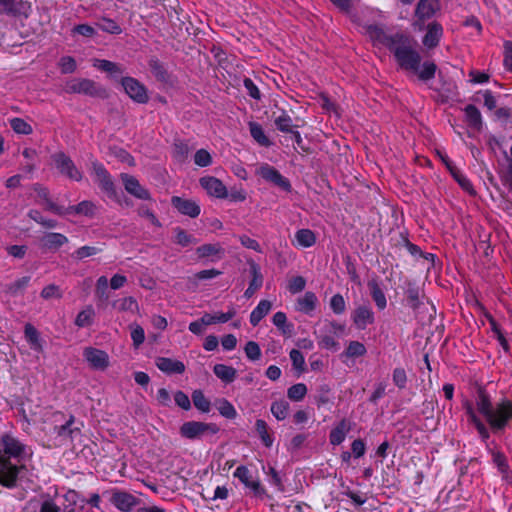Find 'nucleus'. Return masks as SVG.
Here are the masks:
<instances>
[{"instance_id":"1","label":"nucleus","mask_w":512,"mask_h":512,"mask_svg":"<svg viewBox=\"0 0 512 512\" xmlns=\"http://www.w3.org/2000/svg\"><path fill=\"white\" fill-rule=\"evenodd\" d=\"M468 422L474 426L481 441L489 440L491 434H503L512 421V399L504 397L497 402L484 387H478L475 396V407L472 403H464Z\"/></svg>"},{"instance_id":"2","label":"nucleus","mask_w":512,"mask_h":512,"mask_svg":"<svg viewBox=\"0 0 512 512\" xmlns=\"http://www.w3.org/2000/svg\"><path fill=\"white\" fill-rule=\"evenodd\" d=\"M389 50L393 53L400 69L416 75L423 82L435 77L436 64L433 61H425L421 64L422 57L409 37L402 34L394 35Z\"/></svg>"},{"instance_id":"3","label":"nucleus","mask_w":512,"mask_h":512,"mask_svg":"<svg viewBox=\"0 0 512 512\" xmlns=\"http://www.w3.org/2000/svg\"><path fill=\"white\" fill-rule=\"evenodd\" d=\"M27 457L26 447L10 434L0 436V483L6 487L16 484L18 473Z\"/></svg>"},{"instance_id":"4","label":"nucleus","mask_w":512,"mask_h":512,"mask_svg":"<svg viewBox=\"0 0 512 512\" xmlns=\"http://www.w3.org/2000/svg\"><path fill=\"white\" fill-rule=\"evenodd\" d=\"M219 430V426L215 423L187 421L181 425L180 434L186 439L195 440L206 435H215Z\"/></svg>"},{"instance_id":"5","label":"nucleus","mask_w":512,"mask_h":512,"mask_svg":"<svg viewBox=\"0 0 512 512\" xmlns=\"http://www.w3.org/2000/svg\"><path fill=\"white\" fill-rule=\"evenodd\" d=\"M65 91L68 93H79L98 97H102L105 94V90L96 82L81 78H74L67 81Z\"/></svg>"},{"instance_id":"6","label":"nucleus","mask_w":512,"mask_h":512,"mask_svg":"<svg viewBox=\"0 0 512 512\" xmlns=\"http://www.w3.org/2000/svg\"><path fill=\"white\" fill-rule=\"evenodd\" d=\"M53 162L58 171L70 180L80 182L83 179V173L80 171L73 160L63 152L52 155Z\"/></svg>"},{"instance_id":"7","label":"nucleus","mask_w":512,"mask_h":512,"mask_svg":"<svg viewBox=\"0 0 512 512\" xmlns=\"http://www.w3.org/2000/svg\"><path fill=\"white\" fill-rule=\"evenodd\" d=\"M233 476L248 488L254 496L263 498L266 495L265 488L261 485L259 480L253 479L250 470L246 466H238L234 471Z\"/></svg>"},{"instance_id":"8","label":"nucleus","mask_w":512,"mask_h":512,"mask_svg":"<svg viewBox=\"0 0 512 512\" xmlns=\"http://www.w3.org/2000/svg\"><path fill=\"white\" fill-rule=\"evenodd\" d=\"M256 174L263 178L265 181L270 182L286 192L291 191V184L276 168L269 164H262L257 170Z\"/></svg>"},{"instance_id":"9","label":"nucleus","mask_w":512,"mask_h":512,"mask_svg":"<svg viewBox=\"0 0 512 512\" xmlns=\"http://www.w3.org/2000/svg\"><path fill=\"white\" fill-rule=\"evenodd\" d=\"M92 172L95 175V181L98 183L101 190L109 197L115 196L116 191L114 182L104 165L98 161L92 162Z\"/></svg>"},{"instance_id":"10","label":"nucleus","mask_w":512,"mask_h":512,"mask_svg":"<svg viewBox=\"0 0 512 512\" xmlns=\"http://www.w3.org/2000/svg\"><path fill=\"white\" fill-rule=\"evenodd\" d=\"M440 9L439 0H419L415 9L416 25L422 29L424 23L431 19Z\"/></svg>"},{"instance_id":"11","label":"nucleus","mask_w":512,"mask_h":512,"mask_svg":"<svg viewBox=\"0 0 512 512\" xmlns=\"http://www.w3.org/2000/svg\"><path fill=\"white\" fill-rule=\"evenodd\" d=\"M122 86L128 96L137 103L144 104L149 100L147 90L138 80L132 77H124Z\"/></svg>"},{"instance_id":"12","label":"nucleus","mask_w":512,"mask_h":512,"mask_svg":"<svg viewBox=\"0 0 512 512\" xmlns=\"http://www.w3.org/2000/svg\"><path fill=\"white\" fill-rule=\"evenodd\" d=\"M83 357L94 370L103 371L109 366V355L101 349L86 347L83 351Z\"/></svg>"},{"instance_id":"13","label":"nucleus","mask_w":512,"mask_h":512,"mask_svg":"<svg viewBox=\"0 0 512 512\" xmlns=\"http://www.w3.org/2000/svg\"><path fill=\"white\" fill-rule=\"evenodd\" d=\"M200 186L207 192L208 195L224 199L228 197V191L223 182L213 176H204L199 180Z\"/></svg>"},{"instance_id":"14","label":"nucleus","mask_w":512,"mask_h":512,"mask_svg":"<svg viewBox=\"0 0 512 512\" xmlns=\"http://www.w3.org/2000/svg\"><path fill=\"white\" fill-rule=\"evenodd\" d=\"M362 32L367 35L374 44H381L391 48V43L394 36H388L381 25L378 24H364L361 26Z\"/></svg>"},{"instance_id":"15","label":"nucleus","mask_w":512,"mask_h":512,"mask_svg":"<svg viewBox=\"0 0 512 512\" xmlns=\"http://www.w3.org/2000/svg\"><path fill=\"white\" fill-rule=\"evenodd\" d=\"M172 206L182 215L196 218L200 215V205L192 199L173 196L171 198Z\"/></svg>"},{"instance_id":"16","label":"nucleus","mask_w":512,"mask_h":512,"mask_svg":"<svg viewBox=\"0 0 512 512\" xmlns=\"http://www.w3.org/2000/svg\"><path fill=\"white\" fill-rule=\"evenodd\" d=\"M110 502L122 512H130L139 502L131 493L114 490L112 492Z\"/></svg>"},{"instance_id":"17","label":"nucleus","mask_w":512,"mask_h":512,"mask_svg":"<svg viewBox=\"0 0 512 512\" xmlns=\"http://www.w3.org/2000/svg\"><path fill=\"white\" fill-rule=\"evenodd\" d=\"M352 321L357 329L365 330L368 325L375 321V314L368 305L358 306L352 313Z\"/></svg>"},{"instance_id":"18","label":"nucleus","mask_w":512,"mask_h":512,"mask_svg":"<svg viewBox=\"0 0 512 512\" xmlns=\"http://www.w3.org/2000/svg\"><path fill=\"white\" fill-rule=\"evenodd\" d=\"M121 180L124 184L125 190L129 194L141 200L151 199L149 191L144 188L134 176L123 173L121 174Z\"/></svg>"},{"instance_id":"19","label":"nucleus","mask_w":512,"mask_h":512,"mask_svg":"<svg viewBox=\"0 0 512 512\" xmlns=\"http://www.w3.org/2000/svg\"><path fill=\"white\" fill-rule=\"evenodd\" d=\"M442 36V25L439 22L433 21L427 25L422 43L428 49L435 48L440 43Z\"/></svg>"},{"instance_id":"20","label":"nucleus","mask_w":512,"mask_h":512,"mask_svg":"<svg viewBox=\"0 0 512 512\" xmlns=\"http://www.w3.org/2000/svg\"><path fill=\"white\" fill-rule=\"evenodd\" d=\"M352 428V424L347 419L340 420L330 431L329 441L333 446H338L344 442L346 435Z\"/></svg>"},{"instance_id":"21","label":"nucleus","mask_w":512,"mask_h":512,"mask_svg":"<svg viewBox=\"0 0 512 512\" xmlns=\"http://www.w3.org/2000/svg\"><path fill=\"white\" fill-rule=\"evenodd\" d=\"M73 423L74 417L71 415L65 424L54 427V433L60 438L61 442H72L78 435H80V428L72 427Z\"/></svg>"},{"instance_id":"22","label":"nucleus","mask_w":512,"mask_h":512,"mask_svg":"<svg viewBox=\"0 0 512 512\" xmlns=\"http://www.w3.org/2000/svg\"><path fill=\"white\" fill-rule=\"evenodd\" d=\"M155 364L160 371L169 375L182 374L185 371V365L182 361L168 357H158Z\"/></svg>"},{"instance_id":"23","label":"nucleus","mask_w":512,"mask_h":512,"mask_svg":"<svg viewBox=\"0 0 512 512\" xmlns=\"http://www.w3.org/2000/svg\"><path fill=\"white\" fill-rule=\"evenodd\" d=\"M464 113L467 125L480 132L483 128V119L479 109L475 105L469 104L464 108Z\"/></svg>"},{"instance_id":"24","label":"nucleus","mask_w":512,"mask_h":512,"mask_svg":"<svg viewBox=\"0 0 512 512\" xmlns=\"http://www.w3.org/2000/svg\"><path fill=\"white\" fill-rule=\"evenodd\" d=\"M317 241L316 234L308 228H302L295 232V241L293 245L300 248H310Z\"/></svg>"},{"instance_id":"25","label":"nucleus","mask_w":512,"mask_h":512,"mask_svg":"<svg viewBox=\"0 0 512 512\" xmlns=\"http://www.w3.org/2000/svg\"><path fill=\"white\" fill-rule=\"evenodd\" d=\"M318 303L317 296L311 291L305 292L302 297H299L296 302V310L304 314H311Z\"/></svg>"},{"instance_id":"26","label":"nucleus","mask_w":512,"mask_h":512,"mask_svg":"<svg viewBox=\"0 0 512 512\" xmlns=\"http://www.w3.org/2000/svg\"><path fill=\"white\" fill-rule=\"evenodd\" d=\"M24 335L30 348L38 353L43 351V343L38 330L30 323L24 327Z\"/></svg>"},{"instance_id":"27","label":"nucleus","mask_w":512,"mask_h":512,"mask_svg":"<svg viewBox=\"0 0 512 512\" xmlns=\"http://www.w3.org/2000/svg\"><path fill=\"white\" fill-rule=\"evenodd\" d=\"M405 296L409 307L416 310L422 304L421 302V289L414 282H408L405 289Z\"/></svg>"},{"instance_id":"28","label":"nucleus","mask_w":512,"mask_h":512,"mask_svg":"<svg viewBox=\"0 0 512 512\" xmlns=\"http://www.w3.org/2000/svg\"><path fill=\"white\" fill-rule=\"evenodd\" d=\"M272 308V303L269 300H261L258 305L252 310L250 314V323L252 326H257L261 320L269 314Z\"/></svg>"},{"instance_id":"29","label":"nucleus","mask_w":512,"mask_h":512,"mask_svg":"<svg viewBox=\"0 0 512 512\" xmlns=\"http://www.w3.org/2000/svg\"><path fill=\"white\" fill-rule=\"evenodd\" d=\"M213 372L217 378L222 382L229 384L236 379L237 371L232 366L225 364H216L213 367Z\"/></svg>"},{"instance_id":"30","label":"nucleus","mask_w":512,"mask_h":512,"mask_svg":"<svg viewBox=\"0 0 512 512\" xmlns=\"http://www.w3.org/2000/svg\"><path fill=\"white\" fill-rule=\"evenodd\" d=\"M251 274L252 279L249 283L248 288L244 292V297L247 299L251 298L255 294V292L261 288L263 284V276L257 265H252Z\"/></svg>"},{"instance_id":"31","label":"nucleus","mask_w":512,"mask_h":512,"mask_svg":"<svg viewBox=\"0 0 512 512\" xmlns=\"http://www.w3.org/2000/svg\"><path fill=\"white\" fill-rule=\"evenodd\" d=\"M42 245L47 249H57L68 242V238L56 232H50L43 236Z\"/></svg>"},{"instance_id":"32","label":"nucleus","mask_w":512,"mask_h":512,"mask_svg":"<svg viewBox=\"0 0 512 512\" xmlns=\"http://www.w3.org/2000/svg\"><path fill=\"white\" fill-rule=\"evenodd\" d=\"M255 430L260 437L263 445L267 448H270L273 445L274 437L273 434L270 433L269 427L265 420L257 419L255 423Z\"/></svg>"},{"instance_id":"33","label":"nucleus","mask_w":512,"mask_h":512,"mask_svg":"<svg viewBox=\"0 0 512 512\" xmlns=\"http://www.w3.org/2000/svg\"><path fill=\"white\" fill-rule=\"evenodd\" d=\"M149 68L158 81L163 83H168L170 81V74L168 73L164 64L161 63L158 59H150Z\"/></svg>"},{"instance_id":"34","label":"nucleus","mask_w":512,"mask_h":512,"mask_svg":"<svg viewBox=\"0 0 512 512\" xmlns=\"http://www.w3.org/2000/svg\"><path fill=\"white\" fill-rule=\"evenodd\" d=\"M453 179L458 183V185L467 192L469 195H475L476 191L473 187V184L468 179V177L457 167L451 170L450 172Z\"/></svg>"},{"instance_id":"35","label":"nucleus","mask_w":512,"mask_h":512,"mask_svg":"<svg viewBox=\"0 0 512 512\" xmlns=\"http://www.w3.org/2000/svg\"><path fill=\"white\" fill-rule=\"evenodd\" d=\"M68 210L72 211V214L93 217L96 213L97 207L92 201L84 200L77 205L69 206Z\"/></svg>"},{"instance_id":"36","label":"nucleus","mask_w":512,"mask_h":512,"mask_svg":"<svg viewBox=\"0 0 512 512\" xmlns=\"http://www.w3.org/2000/svg\"><path fill=\"white\" fill-rule=\"evenodd\" d=\"M368 286L370 289L371 297L375 302L376 307L379 310H384L387 306V299L385 293L383 292L379 284L375 281L370 282Z\"/></svg>"},{"instance_id":"37","label":"nucleus","mask_w":512,"mask_h":512,"mask_svg":"<svg viewBox=\"0 0 512 512\" xmlns=\"http://www.w3.org/2000/svg\"><path fill=\"white\" fill-rule=\"evenodd\" d=\"M249 131L252 138L261 146L268 147L271 145L269 138L266 136L262 126L257 122H249Z\"/></svg>"},{"instance_id":"38","label":"nucleus","mask_w":512,"mask_h":512,"mask_svg":"<svg viewBox=\"0 0 512 512\" xmlns=\"http://www.w3.org/2000/svg\"><path fill=\"white\" fill-rule=\"evenodd\" d=\"M94 317V308L91 305H88L77 314L75 325L79 328L88 327L93 324Z\"/></svg>"},{"instance_id":"39","label":"nucleus","mask_w":512,"mask_h":512,"mask_svg":"<svg viewBox=\"0 0 512 512\" xmlns=\"http://www.w3.org/2000/svg\"><path fill=\"white\" fill-rule=\"evenodd\" d=\"M31 280L30 276H23L14 282L7 284L5 286V292L9 294L10 296H17L18 294L22 293L26 287L29 285Z\"/></svg>"},{"instance_id":"40","label":"nucleus","mask_w":512,"mask_h":512,"mask_svg":"<svg viewBox=\"0 0 512 512\" xmlns=\"http://www.w3.org/2000/svg\"><path fill=\"white\" fill-rule=\"evenodd\" d=\"M94 67L97 69L107 72L111 75H120L122 74L123 70L120 65L117 63L111 62L109 60L104 59H96L94 61Z\"/></svg>"},{"instance_id":"41","label":"nucleus","mask_w":512,"mask_h":512,"mask_svg":"<svg viewBox=\"0 0 512 512\" xmlns=\"http://www.w3.org/2000/svg\"><path fill=\"white\" fill-rule=\"evenodd\" d=\"M367 353L365 345L359 341H350L343 352V355L348 358L362 357Z\"/></svg>"},{"instance_id":"42","label":"nucleus","mask_w":512,"mask_h":512,"mask_svg":"<svg viewBox=\"0 0 512 512\" xmlns=\"http://www.w3.org/2000/svg\"><path fill=\"white\" fill-rule=\"evenodd\" d=\"M192 401L196 409L202 413H208L211 409L210 401L205 397L202 390H194L192 393Z\"/></svg>"},{"instance_id":"43","label":"nucleus","mask_w":512,"mask_h":512,"mask_svg":"<svg viewBox=\"0 0 512 512\" xmlns=\"http://www.w3.org/2000/svg\"><path fill=\"white\" fill-rule=\"evenodd\" d=\"M219 414L227 419H235L237 411L235 407L225 398H221L216 402Z\"/></svg>"},{"instance_id":"44","label":"nucleus","mask_w":512,"mask_h":512,"mask_svg":"<svg viewBox=\"0 0 512 512\" xmlns=\"http://www.w3.org/2000/svg\"><path fill=\"white\" fill-rule=\"evenodd\" d=\"M189 146L185 141L177 140L173 144L172 155L178 162H184L189 154Z\"/></svg>"},{"instance_id":"45","label":"nucleus","mask_w":512,"mask_h":512,"mask_svg":"<svg viewBox=\"0 0 512 512\" xmlns=\"http://www.w3.org/2000/svg\"><path fill=\"white\" fill-rule=\"evenodd\" d=\"M289 403L285 400L275 401L271 404V413L279 421L284 420L289 411Z\"/></svg>"},{"instance_id":"46","label":"nucleus","mask_w":512,"mask_h":512,"mask_svg":"<svg viewBox=\"0 0 512 512\" xmlns=\"http://www.w3.org/2000/svg\"><path fill=\"white\" fill-rule=\"evenodd\" d=\"M10 126L17 134L29 135L33 132L32 126L22 118H12L10 120Z\"/></svg>"},{"instance_id":"47","label":"nucleus","mask_w":512,"mask_h":512,"mask_svg":"<svg viewBox=\"0 0 512 512\" xmlns=\"http://www.w3.org/2000/svg\"><path fill=\"white\" fill-rule=\"evenodd\" d=\"M307 394V386L304 383H297L292 385L287 390V396L290 400L298 402L301 401Z\"/></svg>"},{"instance_id":"48","label":"nucleus","mask_w":512,"mask_h":512,"mask_svg":"<svg viewBox=\"0 0 512 512\" xmlns=\"http://www.w3.org/2000/svg\"><path fill=\"white\" fill-rule=\"evenodd\" d=\"M97 27L109 34H120L122 33L121 27L117 24L116 21L110 18H102L97 24Z\"/></svg>"},{"instance_id":"49","label":"nucleus","mask_w":512,"mask_h":512,"mask_svg":"<svg viewBox=\"0 0 512 512\" xmlns=\"http://www.w3.org/2000/svg\"><path fill=\"white\" fill-rule=\"evenodd\" d=\"M193 160L195 165L199 167H208L213 162V158L210 152L203 148L195 152Z\"/></svg>"},{"instance_id":"50","label":"nucleus","mask_w":512,"mask_h":512,"mask_svg":"<svg viewBox=\"0 0 512 512\" xmlns=\"http://www.w3.org/2000/svg\"><path fill=\"white\" fill-rule=\"evenodd\" d=\"M492 460H493V463L495 464V466L497 467L498 471L501 474L505 475L508 473L509 464H508L506 456L502 452H500V451L493 452Z\"/></svg>"},{"instance_id":"51","label":"nucleus","mask_w":512,"mask_h":512,"mask_svg":"<svg viewBox=\"0 0 512 512\" xmlns=\"http://www.w3.org/2000/svg\"><path fill=\"white\" fill-rule=\"evenodd\" d=\"M40 296L45 300L60 299L63 296V292L58 285L49 284L42 289Z\"/></svg>"},{"instance_id":"52","label":"nucleus","mask_w":512,"mask_h":512,"mask_svg":"<svg viewBox=\"0 0 512 512\" xmlns=\"http://www.w3.org/2000/svg\"><path fill=\"white\" fill-rule=\"evenodd\" d=\"M223 252V249L218 244H204L197 248L199 257H210L218 255Z\"/></svg>"},{"instance_id":"53","label":"nucleus","mask_w":512,"mask_h":512,"mask_svg":"<svg viewBox=\"0 0 512 512\" xmlns=\"http://www.w3.org/2000/svg\"><path fill=\"white\" fill-rule=\"evenodd\" d=\"M28 216L34 220L35 222L41 224L46 228H55L57 226V221L53 219H46L42 216L41 212L35 209L29 211Z\"/></svg>"},{"instance_id":"54","label":"nucleus","mask_w":512,"mask_h":512,"mask_svg":"<svg viewBox=\"0 0 512 512\" xmlns=\"http://www.w3.org/2000/svg\"><path fill=\"white\" fill-rule=\"evenodd\" d=\"M275 125L278 130L284 133H291L292 127H293V121L292 118L286 114L283 113L279 117L275 119Z\"/></svg>"},{"instance_id":"55","label":"nucleus","mask_w":512,"mask_h":512,"mask_svg":"<svg viewBox=\"0 0 512 512\" xmlns=\"http://www.w3.org/2000/svg\"><path fill=\"white\" fill-rule=\"evenodd\" d=\"M246 357L251 361H257L261 357V349L257 342L248 341L244 347Z\"/></svg>"},{"instance_id":"56","label":"nucleus","mask_w":512,"mask_h":512,"mask_svg":"<svg viewBox=\"0 0 512 512\" xmlns=\"http://www.w3.org/2000/svg\"><path fill=\"white\" fill-rule=\"evenodd\" d=\"M392 380L394 385L399 389L406 388L408 379L405 369L402 367H396L392 373Z\"/></svg>"},{"instance_id":"57","label":"nucleus","mask_w":512,"mask_h":512,"mask_svg":"<svg viewBox=\"0 0 512 512\" xmlns=\"http://www.w3.org/2000/svg\"><path fill=\"white\" fill-rule=\"evenodd\" d=\"M318 344L324 349L327 350H337L339 343L334 338L333 334L326 333L318 336Z\"/></svg>"},{"instance_id":"58","label":"nucleus","mask_w":512,"mask_h":512,"mask_svg":"<svg viewBox=\"0 0 512 512\" xmlns=\"http://www.w3.org/2000/svg\"><path fill=\"white\" fill-rule=\"evenodd\" d=\"M39 512H61V507L49 495L42 496Z\"/></svg>"},{"instance_id":"59","label":"nucleus","mask_w":512,"mask_h":512,"mask_svg":"<svg viewBox=\"0 0 512 512\" xmlns=\"http://www.w3.org/2000/svg\"><path fill=\"white\" fill-rule=\"evenodd\" d=\"M58 65H59V68L61 70V73H63V74L73 73L76 70V68H77L76 61L71 56H63V57H61L60 60H59Z\"/></svg>"},{"instance_id":"60","label":"nucleus","mask_w":512,"mask_h":512,"mask_svg":"<svg viewBox=\"0 0 512 512\" xmlns=\"http://www.w3.org/2000/svg\"><path fill=\"white\" fill-rule=\"evenodd\" d=\"M330 308L335 314H342L346 310V302L341 294H335L330 299Z\"/></svg>"},{"instance_id":"61","label":"nucleus","mask_w":512,"mask_h":512,"mask_svg":"<svg viewBox=\"0 0 512 512\" xmlns=\"http://www.w3.org/2000/svg\"><path fill=\"white\" fill-rule=\"evenodd\" d=\"M19 3L16 0H0V14L16 15Z\"/></svg>"},{"instance_id":"62","label":"nucleus","mask_w":512,"mask_h":512,"mask_svg":"<svg viewBox=\"0 0 512 512\" xmlns=\"http://www.w3.org/2000/svg\"><path fill=\"white\" fill-rule=\"evenodd\" d=\"M503 64L507 71L512 73V41L506 40L503 44Z\"/></svg>"},{"instance_id":"63","label":"nucleus","mask_w":512,"mask_h":512,"mask_svg":"<svg viewBox=\"0 0 512 512\" xmlns=\"http://www.w3.org/2000/svg\"><path fill=\"white\" fill-rule=\"evenodd\" d=\"M306 280L302 276L293 277L288 284V290L292 294H297L305 289Z\"/></svg>"},{"instance_id":"64","label":"nucleus","mask_w":512,"mask_h":512,"mask_svg":"<svg viewBox=\"0 0 512 512\" xmlns=\"http://www.w3.org/2000/svg\"><path fill=\"white\" fill-rule=\"evenodd\" d=\"M131 339L135 348H138L143 344L145 340V332L140 325H134L131 327Z\"/></svg>"}]
</instances>
